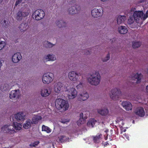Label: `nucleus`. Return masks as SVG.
<instances>
[{
    "label": "nucleus",
    "mask_w": 148,
    "mask_h": 148,
    "mask_svg": "<svg viewBox=\"0 0 148 148\" xmlns=\"http://www.w3.org/2000/svg\"><path fill=\"white\" fill-rule=\"evenodd\" d=\"M101 80V75L97 71H95L90 74L87 77L88 83L92 86H96L99 85Z\"/></svg>",
    "instance_id": "1"
},
{
    "label": "nucleus",
    "mask_w": 148,
    "mask_h": 148,
    "mask_svg": "<svg viewBox=\"0 0 148 148\" xmlns=\"http://www.w3.org/2000/svg\"><path fill=\"white\" fill-rule=\"evenodd\" d=\"M133 16L136 23H139L148 17V10L147 11L145 14H143L142 11H135L134 12Z\"/></svg>",
    "instance_id": "2"
},
{
    "label": "nucleus",
    "mask_w": 148,
    "mask_h": 148,
    "mask_svg": "<svg viewBox=\"0 0 148 148\" xmlns=\"http://www.w3.org/2000/svg\"><path fill=\"white\" fill-rule=\"evenodd\" d=\"M55 106L58 109L60 110L62 108L64 110H67L69 107L68 102L61 99H58L56 100Z\"/></svg>",
    "instance_id": "3"
},
{
    "label": "nucleus",
    "mask_w": 148,
    "mask_h": 148,
    "mask_svg": "<svg viewBox=\"0 0 148 148\" xmlns=\"http://www.w3.org/2000/svg\"><path fill=\"white\" fill-rule=\"evenodd\" d=\"M121 90L118 88H115L111 90L109 93L110 98L113 100H118L122 95Z\"/></svg>",
    "instance_id": "4"
},
{
    "label": "nucleus",
    "mask_w": 148,
    "mask_h": 148,
    "mask_svg": "<svg viewBox=\"0 0 148 148\" xmlns=\"http://www.w3.org/2000/svg\"><path fill=\"white\" fill-rule=\"evenodd\" d=\"M54 78L53 74L50 72L44 73L42 77V80L43 83L45 84H49L52 82Z\"/></svg>",
    "instance_id": "5"
},
{
    "label": "nucleus",
    "mask_w": 148,
    "mask_h": 148,
    "mask_svg": "<svg viewBox=\"0 0 148 148\" xmlns=\"http://www.w3.org/2000/svg\"><path fill=\"white\" fill-rule=\"evenodd\" d=\"M26 115L23 112H20L14 114V116L11 117V120L12 119V121H15L18 122H22L25 119Z\"/></svg>",
    "instance_id": "6"
},
{
    "label": "nucleus",
    "mask_w": 148,
    "mask_h": 148,
    "mask_svg": "<svg viewBox=\"0 0 148 148\" xmlns=\"http://www.w3.org/2000/svg\"><path fill=\"white\" fill-rule=\"evenodd\" d=\"M1 131L4 133L10 134H14L16 132L14 128V126L12 125H4L1 128Z\"/></svg>",
    "instance_id": "7"
},
{
    "label": "nucleus",
    "mask_w": 148,
    "mask_h": 148,
    "mask_svg": "<svg viewBox=\"0 0 148 148\" xmlns=\"http://www.w3.org/2000/svg\"><path fill=\"white\" fill-rule=\"evenodd\" d=\"M33 16L35 20L39 21L44 18L45 16V13L44 11L42 10H37L34 12Z\"/></svg>",
    "instance_id": "8"
},
{
    "label": "nucleus",
    "mask_w": 148,
    "mask_h": 148,
    "mask_svg": "<svg viewBox=\"0 0 148 148\" xmlns=\"http://www.w3.org/2000/svg\"><path fill=\"white\" fill-rule=\"evenodd\" d=\"M65 92L68 97L69 99H74L77 95V90L75 88L73 87L68 89L67 90H65Z\"/></svg>",
    "instance_id": "9"
},
{
    "label": "nucleus",
    "mask_w": 148,
    "mask_h": 148,
    "mask_svg": "<svg viewBox=\"0 0 148 148\" xmlns=\"http://www.w3.org/2000/svg\"><path fill=\"white\" fill-rule=\"evenodd\" d=\"M79 75L77 72L75 71L70 72L68 74V77L71 81L76 82L77 81Z\"/></svg>",
    "instance_id": "10"
},
{
    "label": "nucleus",
    "mask_w": 148,
    "mask_h": 148,
    "mask_svg": "<svg viewBox=\"0 0 148 148\" xmlns=\"http://www.w3.org/2000/svg\"><path fill=\"white\" fill-rule=\"evenodd\" d=\"M21 96V92L18 89L12 90L10 92L9 97L11 99H17Z\"/></svg>",
    "instance_id": "11"
},
{
    "label": "nucleus",
    "mask_w": 148,
    "mask_h": 148,
    "mask_svg": "<svg viewBox=\"0 0 148 148\" xmlns=\"http://www.w3.org/2000/svg\"><path fill=\"white\" fill-rule=\"evenodd\" d=\"M103 12L102 9L95 8L91 11V15L94 18H97L102 16Z\"/></svg>",
    "instance_id": "12"
},
{
    "label": "nucleus",
    "mask_w": 148,
    "mask_h": 148,
    "mask_svg": "<svg viewBox=\"0 0 148 148\" xmlns=\"http://www.w3.org/2000/svg\"><path fill=\"white\" fill-rule=\"evenodd\" d=\"M64 84V83L61 82H56L54 86V91L57 93L59 92L61 90L63 89Z\"/></svg>",
    "instance_id": "13"
},
{
    "label": "nucleus",
    "mask_w": 148,
    "mask_h": 148,
    "mask_svg": "<svg viewBox=\"0 0 148 148\" xmlns=\"http://www.w3.org/2000/svg\"><path fill=\"white\" fill-rule=\"evenodd\" d=\"M80 9L81 8L80 6H78L77 7L72 6L68 9V12L69 14L71 15H74L79 12Z\"/></svg>",
    "instance_id": "14"
},
{
    "label": "nucleus",
    "mask_w": 148,
    "mask_h": 148,
    "mask_svg": "<svg viewBox=\"0 0 148 148\" xmlns=\"http://www.w3.org/2000/svg\"><path fill=\"white\" fill-rule=\"evenodd\" d=\"M56 59L55 56L52 54H49L45 55L43 58L44 62L49 61H54Z\"/></svg>",
    "instance_id": "15"
},
{
    "label": "nucleus",
    "mask_w": 148,
    "mask_h": 148,
    "mask_svg": "<svg viewBox=\"0 0 148 148\" xmlns=\"http://www.w3.org/2000/svg\"><path fill=\"white\" fill-rule=\"evenodd\" d=\"M22 58V56L20 53L18 52L13 55L12 57V62L14 63L18 62Z\"/></svg>",
    "instance_id": "16"
},
{
    "label": "nucleus",
    "mask_w": 148,
    "mask_h": 148,
    "mask_svg": "<svg viewBox=\"0 0 148 148\" xmlns=\"http://www.w3.org/2000/svg\"><path fill=\"white\" fill-rule=\"evenodd\" d=\"M135 21V20L133 15L130 16L128 19L127 23L132 28H134L137 26V24L134 22Z\"/></svg>",
    "instance_id": "17"
},
{
    "label": "nucleus",
    "mask_w": 148,
    "mask_h": 148,
    "mask_svg": "<svg viewBox=\"0 0 148 148\" xmlns=\"http://www.w3.org/2000/svg\"><path fill=\"white\" fill-rule=\"evenodd\" d=\"M29 27V25L27 23L23 22L19 25L18 29L21 32L23 33L27 30Z\"/></svg>",
    "instance_id": "18"
},
{
    "label": "nucleus",
    "mask_w": 148,
    "mask_h": 148,
    "mask_svg": "<svg viewBox=\"0 0 148 148\" xmlns=\"http://www.w3.org/2000/svg\"><path fill=\"white\" fill-rule=\"evenodd\" d=\"M123 107L127 111L131 110L132 109V105L131 103L127 101H123L121 103Z\"/></svg>",
    "instance_id": "19"
},
{
    "label": "nucleus",
    "mask_w": 148,
    "mask_h": 148,
    "mask_svg": "<svg viewBox=\"0 0 148 148\" xmlns=\"http://www.w3.org/2000/svg\"><path fill=\"white\" fill-rule=\"evenodd\" d=\"M14 85L11 83H5L1 85L0 88L2 91L9 90Z\"/></svg>",
    "instance_id": "20"
},
{
    "label": "nucleus",
    "mask_w": 148,
    "mask_h": 148,
    "mask_svg": "<svg viewBox=\"0 0 148 148\" xmlns=\"http://www.w3.org/2000/svg\"><path fill=\"white\" fill-rule=\"evenodd\" d=\"M87 113L86 114H85V116H84V114L83 113H82L80 115V119L78 120L77 122V123L78 126L80 125L81 124H83L84 122V120L86 119L88 117V115L87 114Z\"/></svg>",
    "instance_id": "21"
},
{
    "label": "nucleus",
    "mask_w": 148,
    "mask_h": 148,
    "mask_svg": "<svg viewBox=\"0 0 148 148\" xmlns=\"http://www.w3.org/2000/svg\"><path fill=\"white\" fill-rule=\"evenodd\" d=\"M97 112L103 116H106L109 113V111L106 107H103L97 110Z\"/></svg>",
    "instance_id": "22"
},
{
    "label": "nucleus",
    "mask_w": 148,
    "mask_h": 148,
    "mask_svg": "<svg viewBox=\"0 0 148 148\" xmlns=\"http://www.w3.org/2000/svg\"><path fill=\"white\" fill-rule=\"evenodd\" d=\"M142 77V75L141 74L136 73L133 75L132 77V79L134 81H135L136 84L139 83L141 82V80Z\"/></svg>",
    "instance_id": "23"
},
{
    "label": "nucleus",
    "mask_w": 148,
    "mask_h": 148,
    "mask_svg": "<svg viewBox=\"0 0 148 148\" xmlns=\"http://www.w3.org/2000/svg\"><path fill=\"white\" fill-rule=\"evenodd\" d=\"M78 98L83 101L86 100L89 98L88 93L86 91H84L78 95Z\"/></svg>",
    "instance_id": "24"
},
{
    "label": "nucleus",
    "mask_w": 148,
    "mask_h": 148,
    "mask_svg": "<svg viewBox=\"0 0 148 148\" xmlns=\"http://www.w3.org/2000/svg\"><path fill=\"white\" fill-rule=\"evenodd\" d=\"M136 115L140 117L143 116L145 115L144 110L142 108L139 107L136 108L134 112Z\"/></svg>",
    "instance_id": "25"
},
{
    "label": "nucleus",
    "mask_w": 148,
    "mask_h": 148,
    "mask_svg": "<svg viewBox=\"0 0 148 148\" xmlns=\"http://www.w3.org/2000/svg\"><path fill=\"white\" fill-rule=\"evenodd\" d=\"M30 10L28 7H23L21 8L19 12L21 13L24 17L28 16L30 12Z\"/></svg>",
    "instance_id": "26"
},
{
    "label": "nucleus",
    "mask_w": 148,
    "mask_h": 148,
    "mask_svg": "<svg viewBox=\"0 0 148 148\" xmlns=\"http://www.w3.org/2000/svg\"><path fill=\"white\" fill-rule=\"evenodd\" d=\"M116 19L117 24L120 25L124 23L126 19V17L125 16L119 15L118 16Z\"/></svg>",
    "instance_id": "27"
},
{
    "label": "nucleus",
    "mask_w": 148,
    "mask_h": 148,
    "mask_svg": "<svg viewBox=\"0 0 148 148\" xmlns=\"http://www.w3.org/2000/svg\"><path fill=\"white\" fill-rule=\"evenodd\" d=\"M51 93L50 90L45 88L42 89L41 90L40 95L43 97H46L49 95Z\"/></svg>",
    "instance_id": "28"
},
{
    "label": "nucleus",
    "mask_w": 148,
    "mask_h": 148,
    "mask_svg": "<svg viewBox=\"0 0 148 148\" xmlns=\"http://www.w3.org/2000/svg\"><path fill=\"white\" fill-rule=\"evenodd\" d=\"M118 31L119 33L124 34L127 33L128 31V29L126 27L121 26L118 27Z\"/></svg>",
    "instance_id": "29"
},
{
    "label": "nucleus",
    "mask_w": 148,
    "mask_h": 148,
    "mask_svg": "<svg viewBox=\"0 0 148 148\" xmlns=\"http://www.w3.org/2000/svg\"><path fill=\"white\" fill-rule=\"evenodd\" d=\"M42 119V117L39 115H35L33 117L32 119V122L33 124H36L38 122Z\"/></svg>",
    "instance_id": "30"
},
{
    "label": "nucleus",
    "mask_w": 148,
    "mask_h": 148,
    "mask_svg": "<svg viewBox=\"0 0 148 148\" xmlns=\"http://www.w3.org/2000/svg\"><path fill=\"white\" fill-rule=\"evenodd\" d=\"M97 122L94 119H90L87 123V125L89 127H93Z\"/></svg>",
    "instance_id": "31"
},
{
    "label": "nucleus",
    "mask_w": 148,
    "mask_h": 148,
    "mask_svg": "<svg viewBox=\"0 0 148 148\" xmlns=\"http://www.w3.org/2000/svg\"><path fill=\"white\" fill-rule=\"evenodd\" d=\"M32 124V122L30 120H27L26 122L24 123L23 126L25 129H28L31 127V125Z\"/></svg>",
    "instance_id": "32"
},
{
    "label": "nucleus",
    "mask_w": 148,
    "mask_h": 148,
    "mask_svg": "<svg viewBox=\"0 0 148 148\" xmlns=\"http://www.w3.org/2000/svg\"><path fill=\"white\" fill-rule=\"evenodd\" d=\"M13 121V126H14V129L16 130H20L22 127L20 123H18L16 122V121Z\"/></svg>",
    "instance_id": "33"
},
{
    "label": "nucleus",
    "mask_w": 148,
    "mask_h": 148,
    "mask_svg": "<svg viewBox=\"0 0 148 148\" xmlns=\"http://www.w3.org/2000/svg\"><path fill=\"white\" fill-rule=\"evenodd\" d=\"M56 24L60 28L64 27L66 26V23L62 20L56 21Z\"/></svg>",
    "instance_id": "34"
},
{
    "label": "nucleus",
    "mask_w": 148,
    "mask_h": 148,
    "mask_svg": "<svg viewBox=\"0 0 148 148\" xmlns=\"http://www.w3.org/2000/svg\"><path fill=\"white\" fill-rule=\"evenodd\" d=\"M141 45V43L138 41H134L132 42V46L134 48L139 47Z\"/></svg>",
    "instance_id": "35"
},
{
    "label": "nucleus",
    "mask_w": 148,
    "mask_h": 148,
    "mask_svg": "<svg viewBox=\"0 0 148 148\" xmlns=\"http://www.w3.org/2000/svg\"><path fill=\"white\" fill-rule=\"evenodd\" d=\"M59 140L61 143H63L69 141V138L65 136H62L59 138Z\"/></svg>",
    "instance_id": "36"
},
{
    "label": "nucleus",
    "mask_w": 148,
    "mask_h": 148,
    "mask_svg": "<svg viewBox=\"0 0 148 148\" xmlns=\"http://www.w3.org/2000/svg\"><path fill=\"white\" fill-rule=\"evenodd\" d=\"M55 45V44L47 41L45 44V46L47 48H50L53 47Z\"/></svg>",
    "instance_id": "37"
},
{
    "label": "nucleus",
    "mask_w": 148,
    "mask_h": 148,
    "mask_svg": "<svg viewBox=\"0 0 148 148\" xmlns=\"http://www.w3.org/2000/svg\"><path fill=\"white\" fill-rule=\"evenodd\" d=\"M42 130L45 131L47 133H49L51 131V130L49 127L46 126L44 125L42 126Z\"/></svg>",
    "instance_id": "38"
},
{
    "label": "nucleus",
    "mask_w": 148,
    "mask_h": 148,
    "mask_svg": "<svg viewBox=\"0 0 148 148\" xmlns=\"http://www.w3.org/2000/svg\"><path fill=\"white\" fill-rule=\"evenodd\" d=\"M102 135L101 134H99L98 136H97L94 138L93 140L94 142L95 143H98L99 141L101 139Z\"/></svg>",
    "instance_id": "39"
},
{
    "label": "nucleus",
    "mask_w": 148,
    "mask_h": 148,
    "mask_svg": "<svg viewBox=\"0 0 148 148\" xmlns=\"http://www.w3.org/2000/svg\"><path fill=\"white\" fill-rule=\"evenodd\" d=\"M24 17L22 16L21 13L19 11L16 14V19L18 21H21Z\"/></svg>",
    "instance_id": "40"
},
{
    "label": "nucleus",
    "mask_w": 148,
    "mask_h": 148,
    "mask_svg": "<svg viewBox=\"0 0 148 148\" xmlns=\"http://www.w3.org/2000/svg\"><path fill=\"white\" fill-rule=\"evenodd\" d=\"M2 24L3 27L7 28L10 26V22L4 20L2 23Z\"/></svg>",
    "instance_id": "41"
},
{
    "label": "nucleus",
    "mask_w": 148,
    "mask_h": 148,
    "mask_svg": "<svg viewBox=\"0 0 148 148\" xmlns=\"http://www.w3.org/2000/svg\"><path fill=\"white\" fill-rule=\"evenodd\" d=\"M110 58V54L108 53L106 56L103 58L102 59V61L103 62H106L109 60Z\"/></svg>",
    "instance_id": "42"
},
{
    "label": "nucleus",
    "mask_w": 148,
    "mask_h": 148,
    "mask_svg": "<svg viewBox=\"0 0 148 148\" xmlns=\"http://www.w3.org/2000/svg\"><path fill=\"white\" fill-rule=\"evenodd\" d=\"M84 86V84L82 81H80L79 83L76 86V88L77 89L82 88Z\"/></svg>",
    "instance_id": "43"
},
{
    "label": "nucleus",
    "mask_w": 148,
    "mask_h": 148,
    "mask_svg": "<svg viewBox=\"0 0 148 148\" xmlns=\"http://www.w3.org/2000/svg\"><path fill=\"white\" fill-rule=\"evenodd\" d=\"M5 42L3 41H0V50L2 49L5 45Z\"/></svg>",
    "instance_id": "44"
},
{
    "label": "nucleus",
    "mask_w": 148,
    "mask_h": 148,
    "mask_svg": "<svg viewBox=\"0 0 148 148\" xmlns=\"http://www.w3.org/2000/svg\"><path fill=\"white\" fill-rule=\"evenodd\" d=\"M39 143V142H34L33 143H31L30 145V146H32V147H35L37 145H38Z\"/></svg>",
    "instance_id": "45"
},
{
    "label": "nucleus",
    "mask_w": 148,
    "mask_h": 148,
    "mask_svg": "<svg viewBox=\"0 0 148 148\" xmlns=\"http://www.w3.org/2000/svg\"><path fill=\"white\" fill-rule=\"evenodd\" d=\"M69 121H66V120H62L61 122L63 123H66L67 122H69Z\"/></svg>",
    "instance_id": "46"
},
{
    "label": "nucleus",
    "mask_w": 148,
    "mask_h": 148,
    "mask_svg": "<svg viewBox=\"0 0 148 148\" xmlns=\"http://www.w3.org/2000/svg\"><path fill=\"white\" fill-rule=\"evenodd\" d=\"M4 62L3 60H0V68L1 67V66L3 65V64Z\"/></svg>",
    "instance_id": "47"
},
{
    "label": "nucleus",
    "mask_w": 148,
    "mask_h": 148,
    "mask_svg": "<svg viewBox=\"0 0 148 148\" xmlns=\"http://www.w3.org/2000/svg\"><path fill=\"white\" fill-rule=\"evenodd\" d=\"M115 41V40L114 38H112L110 40V42L112 43H113Z\"/></svg>",
    "instance_id": "48"
},
{
    "label": "nucleus",
    "mask_w": 148,
    "mask_h": 148,
    "mask_svg": "<svg viewBox=\"0 0 148 148\" xmlns=\"http://www.w3.org/2000/svg\"><path fill=\"white\" fill-rule=\"evenodd\" d=\"M86 113H87V114L88 115V114H89V112H85L84 113H83L84 114V116H85V114H86Z\"/></svg>",
    "instance_id": "49"
},
{
    "label": "nucleus",
    "mask_w": 148,
    "mask_h": 148,
    "mask_svg": "<svg viewBox=\"0 0 148 148\" xmlns=\"http://www.w3.org/2000/svg\"><path fill=\"white\" fill-rule=\"evenodd\" d=\"M146 89L147 91H148V85L147 86Z\"/></svg>",
    "instance_id": "50"
},
{
    "label": "nucleus",
    "mask_w": 148,
    "mask_h": 148,
    "mask_svg": "<svg viewBox=\"0 0 148 148\" xmlns=\"http://www.w3.org/2000/svg\"><path fill=\"white\" fill-rule=\"evenodd\" d=\"M101 0L102 1H106L107 0Z\"/></svg>",
    "instance_id": "51"
},
{
    "label": "nucleus",
    "mask_w": 148,
    "mask_h": 148,
    "mask_svg": "<svg viewBox=\"0 0 148 148\" xmlns=\"http://www.w3.org/2000/svg\"><path fill=\"white\" fill-rule=\"evenodd\" d=\"M105 132H108V130H106L105 131Z\"/></svg>",
    "instance_id": "52"
}]
</instances>
